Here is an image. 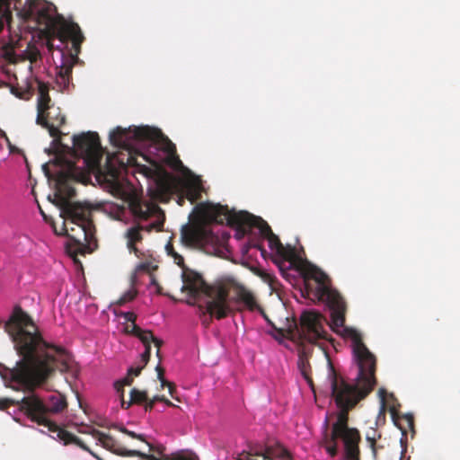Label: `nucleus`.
Masks as SVG:
<instances>
[{
  "label": "nucleus",
  "mask_w": 460,
  "mask_h": 460,
  "mask_svg": "<svg viewBox=\"0 0 460 460\" xmlns=\"http://www.w3.org/2000/svg\"><path fill=\"white\" fill-rule=\"evenodd\" d=\"M84 36L79 25L64 18L58 20L47 37V48L49 51L58 49L62 53V62L56 67V85L58 91H69L72 84L73 67L79 61L81 45Z\"/></svg>",
  "instance_id": "6"
},
{
  "label": "nucleus",
  "mask_w": 460,
  "mask_h": 460,
  "mask_svg": "<svg viewBox=\"0 0 460 460\" xmlns=\"http://www.w3.org/2000/svg\"><path fill=\"white\" fill-rule=\"evenodd\" d=\"M378 393L381 397L382 409H385V397L386 392L384 388H380Z\"/></svg>",
  "instance_id": "45"
},
{
  "label": "nucleus",
  "mask_w": 460,
  "mask_h": 460,
  "mask_svg": "<svg viewBox=\"0 0 460 460\" xmlns=\"http://www.w3.org/2000/svg\"><path fill=\"white\" fill-rule=\"evenodd\" d=\"M60 216L65 219L63 230L75 246L73 252L84 254L88 245L96 242L91 208L62 212Z\"/></svg>",
  "instance_id": "11"
},
{
  "label": "nucleus",
  "mask_w": 460,
  "mask_h": 460,
  "mask_svg": "<svg viewBox=\"0 0 460 460\" xmlns=\"http://www.w3.org/2000/svg\"><path fill=\"white\" fill-rule=\"evenodd\" d=\"M372 432H373V436H372V434H369V433L367 434V440L369 443V446L373 451L374 457L376 458V439L374 437L375 433H376V429H373Z\"/></svg>",
  "instance_id": "37"
},
{
  "label": "nucleus",
  "mask_w": 460,
  "mask_h": 460,
  "mask_svg": "<svg viewBox=\"0 0 460 460\" xmlns=\"http://www.w3.org/2000/svg\"><path fill=\"white\" fill-rule=\"evenodd\" d=\"M255 451H259V447H252L250 448V450L248 452L243 451L241 454L238 455L237 460H257V459L253 458V456H256L253 454Z\"/></svg>",
  "instance_id": "33"
},
{
  "label": "nucleus",
  "mask_w": 460,
  "mask_h": 460,
  "mask_svg": "<svg viewBox=\"0 0 460 460\" xmlns=\"http://www.w3.org/2000/svg\"><path fill=\"white\" fill-rule=\"evenodd\" d=\"M163 149L165 153L164 162L169 167L175 171H181L182 169H184V166L176 153L175 145L168 138H166L165 142L164 143Z\"/></svg>",
  "instance_id": "18"
},
{
  "label": "nucleus",
  "mask_w": 460,
  "mask_h": 460,
  "mask_svg": "<svg viewBox=\"0 0 460 460\" xmlns=\"http://www.w3.org/2000/svg\"><path fill=\"white\" fill-rule=\"evenodd\" d=\"M207 215L217 223L223 224L226 220L231 226H235L237 234L242 235L249 234L252 228H257L262 237L269 242L271 250L281 249L282 243L279 238L272 232L268 223L260 217H255L246 211L236 212L229 210L227 206L220 204L208 208Z\"/></svg>",
  "instance_id": "9"
},
{
  "label": "nucleus",
  "mask_w": 460,
  "mask_h": 460,
  "mask_svg": "<svg viewBox=\"0 0 460 460\" xmlns=\"http://www.w3.org/2000/svg\"><path fill=\"white\" fill-rule=\"evenodd\" d=\"M169 407H175V404H173L170 400L164 397V401H162Z\"/></svg>",
  "instance_id": "47"
},
{
  "label": "nucleus",
  "mask_w": 460,
  "mask_h": 460,
  "mask_svg": "<svg viewBox=\"0 0 460 460\" xmlns=\"http://www.w3.org/2000/svg\"><path fill=\"white\" fill-rule=\"evenodd\" d=\"M4 329L22 357L13 368L1 372L7 386L32 392L43 385L54 371L68 370L69 355L66 349L45 341L32 318L20 305L14 306Z\"/></svg>",
  "instance_id": "1"
},
{
  "label": "nucleus",
  "mask_w": 460,
  "mask_h": 460,
  "mask_svg": "<svg viewBox=\"0 0 460 460\" xmlns=\"http://www.w3.org/2000/svg\"><path fill=\"white\" fill-rule=\"evenodd\" d=\"M36 118L37 124L47 128L53 137L52 153L57 155L58 163L66 164V161H68L66 158V155L82 158L87 169L86 172L93 174L102 188L110 193H123V183L120 181L119 174L120 167L124 166V163L118 164L115 156L107 155L104 164H102L103 150L97 133L88 131L74 135L73 146H69L63 144L60 137L59 128L65 123V117Z\"/></svg>",
  "instance_id": "2"
},
{
  "label": "nucleus",
  "mask_w": 460,
  "mask_h": 460,
  "mask_svg": "<svg viewBox=\"0 0 460 460\" xmlns=\"http://www.w3.org/2000/svg\"><path fill=\"white\" fill-rule=\"evenodd\" d=\"M165 387H168V392L172 399H175L177 401H180L176 394V386L173 383L167 381V384H165Z\"/></svg>",
  "instance_id": "39"
},
{
  "label": "nucleus",
  "mask_w": 460,
  "mask_h": 460,
  "mask_svg": "<svg viewBox=\"0 0 460 460\" xmlns=\"http://www.w3.org/2000/svg\"><path fill=\"white\" fill-rule=\"evenodd\" d=\"M151 284L155 286V287L159 285L157 280L155 279V278L154 276H151Z\"/></svg>",
  "instance_id": "49"
},
{
  "label": "nucleus",
  "mask_w": 460,
  "mask_h": 460,
  "mask_svg": "<svg viewBox=\"0 0 460 460\" xmlns=\"http://www.w3.org/2000/svg\"><path fill=\"white\" fill-rule=\"evenodd\" d=\"M305 294H303V296H305V295H306L309 297L312 296V299L314 301L320 302L314 296H313L312 294H308L305 288ZM322 302L324 303L331 311L330 327L332 328V330L333 332H335L336 333H338L345 338H349L351 340L352 346H353L354 358H355V360H356L357 366H358V373H363V372H367V371H370V370H376V357L374 356V354H372L369 351V349L364 344V342L362 341L361 334L357 330H355L353 328L346 327L344 324H342V326H341V327L334 326V324L332 323V310L329 306V304L327 303V301H322ZM345 314H346V313L344 314V315ZM343 323H345V322Z\"/></svg>",
  "instance_id": "12"
},
{
  "label": "nucleus",
  "mask_w": 460,
  "mask_h": 460,
  "mask_svg": "<svg viewBox=\"0 0 460 460\" xmlns=\"http://www.w3.org/2000/svg\"><path fill=\"white\" fill-rule=\"evenodd\" d=\"M155 404V403L153 402L149 397H147V400L145 401L143 406L146 411H151L154 409Z\"/></svg>",
  "instance_id": "43"
},
{
  "label": "nucleus",
  "mask_w": 460,
  "mask_h": 460,
  "mask_svg": "<svg viewBox=\"0 0 460 460\" xmlns=\"http://www.w3.org/2000/svg\"><path fill=\"white\" fill-rule=\"evenodd\" d=\"M323 316L317 312L309 311L300 317V336L310 343L320 340H328V333L323 328Z\"/></svg>",
  "instance_id": "13"
},
{
  "label": "nucleus",
  "mask_w": 460,
  "mask_h": 460,
  "mask_svg": "<svg viewBox=\"0 0 460 460\" xmlns=\"http://www.w3.org/2000/svg\"><path fill=\"white\" fill-rule=\"evenodd\" d=\"M148 394L146 391H141L137 388H133L130 391L129 400L127 402L124 396L120 397L121 407L123 409H128L132 404L143 405L145 401L147 400Z\"/></svg>",
  "instance_id": "23"
},
{
  "label": "nucleus",
  "mask_w": 460,
  "mask_h": 460,
  "mask_svg": "<svg viewBox=\"0 0 460 460\" xmlns=\"http://www.w3.org/2000/svg\"><path fill=\"white\" fill-rule=\"evenodd\" d=\"M329 380L332 397L340 411L331 433L325 432L323 445L327 453L334 457L338 454L337 440L341 439L344 444L346 459L359 460L358 444L361 437L357 429L349 427V411L373 391L376 385V370L358 373L355 383L351 384L330 364Z\"/></svg>",
  "instance_id": "3"
},
{
  "label": "nucleus",
  "mask_w": 460,
  "mask_h": 460,
  "mask_svg": "<svg viewBox=\"0 0 460 460\" xmlns=\"http://www.w3.org/2000/svg\"><path fill=\"white\" fill-rule=\"evenodd\" d=\"M0 137L4 138L9 143L8 137L6 136L5 132L4 130H2L1 128H0Z\"/></svg>",
  "instance_id": "48"
},
{
  "label": "nucleus",
  "mask_w": 460,
  "mask_h": 460,
  "mask_svg": "<svg viewBox=\"0 0 460 460\" xmlns=\"http://www.w3.org/2000/svg\"><path fill=\"white\" fill-rule=\"evenodd\" d=\"M93 436L98 439V441L102 445V447L112 453L120 456H139L141 458H145V453H142L138 450H131L127 449L125 447H120L116 439L109 434H105L100 430H93Z\"/></svg>",
  "instance_id": "15"
},
{
  "label": "nucleus",
  "mask_w": 460,
  "mask_h": 460,
  "mask_svg": "<svg viewBox=\"0 0 460 460\" xmlns=\"http://www.w3.org/2000/svg\"><path fill=\"white\" fill-rule=\"evenodd\" d=\"M142 342L145 346L151 345V342L157 348L156 355L160 358V348L163 346L164 341L154 336L151 331L146 330V334L142 338Z\"/></svg>",
  "instance_id": "28"
},
{
  "label": "nucleus",
  "mask_w": 460,
  "mask_h": 460,
  "mask_svg": "<svg viewBox=\"0 0 460 460\" xmlns=\"http://www.w3.org/2000/svg\"><path fill=\"white\" fill-rule=\"evenodd\" d=\"M126 331H127V332L137 336L141 341H142V338L146 334V331L142 330L139 326H137L136 324V322H134V323H131L130 325L127 326Z\"/></svg>",
  "instance_id": "32"
},
{
  "label": "nucleus",
  "mask_w": 460,
  "mask_h": 460,
  "mask_svg": "<svg viewBox=\"0 0 460 460\" xmlns=\"http://www.w3.org/2000/svg\"><path fill=\"white\" fill-rule=\"evenodd\" d=\"M252 246L256 247V248H258V249H260V250H261L263 252V250L261 249V247L260 245L254 243V244H252Z\"/></svg>",
  "instance_id": "51"
},
{
  "label": "nucleus",
  "mask_w": 460,
  "mask_h": 460,
  "mask_svg": "<svg viewBox=\"0 0 460 460\" xmlns=\"http://www.w3.org/2000/svg\"><path fill=\"white\" fill-rule=\"evenodd\" d=\"M112 428L118 429L119 431L128 435V437H130L132 438H136V439H138L140 441L146 443V445L149 447V452H152L153 454L155 452L156 448L153 445H151L150 443H148L146 441V436L144 434H137L134 431H131V430L126 429L124 426H120V425H117V424H113Z\"/></svg>",
  "instance_id": "25"
},
{
  "label": "nucleus",
  "mask_w": 460,
  "mask_h": 460,
  "mask_svg": "<svg viewBox=\"0 0 460 460\" xmlns=\"http://www.w3.org/2000/svg\"><path fill=\"white\" fill-rule=\"evenodd\" d=\"M154 269H155V267H153L150 262H142L137 267L138 270L146 271V272H150Z\"/></svg>",
  "instance_id": "40"
},
{
  "label": "nucleus",
  "mask_w": 460,
  "mask_h": 460,
  "mask_svg": "<svg viewBox=\"0 0 460 460\" xmlns=\"http://www.w3.org/2000/svg\"><path fill=\"white\" fill-rule=\"evenodd\" d=\"M165 250L167 252V254L173 259L175 264H177L180 267H184L185 263L183 257L175 251L173 244L172 243L171 241H169L165 245Z\"/></svg>",
  "instance_id": "30"
},
{
  "label": "nucleus",
  "mask_w": 460,
  "mask_h": 460,
  "mask_svg": "<svg viewBox=\"0 0 460 460\" xmlns=\"http://www.w3.org/2000/svg\"><path fill=\"white\" fill-rule=\"evenodd\" d=\"M372 432H373V436H372V434H369V433L367 434V440L369 443V446L373 451L374 457L376 458V439L374 437L375 433H376V429H373Z\"/></svg>",
  "instance_id": "36"
},
{
  "label": "nucleus",
  "mask_w": 460,
  "mask_h": 460,
  "mask_svg": "<svg viewBox=\"0 0 460 460\" xmlns=\"http://www.w3.org/2000/svg\"><path fill=\"white\" fill-rule=\"evenodd\" d=\"M65 169L57 175L54 198L49 196V199L60 208L61 213L66 211H82V208H90L80 202H72L75 196V190L71 186V181L87 184L90 174L82 171L73 161H66Z\"/></svg>",
  "instance_id": "10"
},
{
  "label": "nucleus",
  "mask_w": 460,
  "mask_h": 460,
  "mask_svg": "<svg viewBox=\"0 0 460 460\" xmlns=\"http://www.w3.org/2000/svg\"><path fill=\"white\" fill-rule=\"evenodd\" d=\"M127 132L121 128H117L110 134L111 143L116 146H123L126 142Z\"/></svg>",
  "instance_id": "29"
},
{
  "label": "nucleus",
  "mask_w": 460,
  "mask_h": 460,
  "mask_svg": "<svg viewBox=\"0 0 460 460\" xmlns=\"http://www.w3.org/2000/svg\"><path fill=\"white\" fill-rule=\"evenodd\" d=\"M145 460H195L196 456L193 454L176 453L171 456L163 455L160 448H156L154 454H146Z\"/></svg>",
  "instance_id": "20"
},
{
  "label": "nucleus",
  "mask_w": 460,
  "mask_h": 460,
  "mask_svg": "<svg viewBox=\"0 0 460 460\" xmlns=\"http://www.w3.org/2000/svg\"><path fill=\"white\" fill-rule=\"evenodd\" d=\"M11 2L12 0H0V31L4 28V21L12 17Z\"/></svg>",
  "instance_id": "26"
},
{
  "label": "nucleus",
  "mask_w": 460,
  "mask_h": 460,
  "mask_svg": "<svg viewBox=\"0 0 460 460\" xmlns=\"http://www.w3.org/2000/svg\"><path fill=\"white\" fill-rule=\"evenodd\" d=\"M136 296L137 292L135 290H128L119 299L118 304L122 305L127 302L132 301Z\"/></svg>",
  "instance_id": "35"
},
{
  "label": "nucleus",
  "mask_w": 460,
  "mask_h": 460,
  "mask_svg": "<svg viewBox=\"0 0 460 460\" xmlns=\"http://www.w3.org/2000/svg\"><path fill=\"white\" fill-rule=\"evenodd\" d=\"M235 304H242L243 307H237V311H242L243 308H246L250 311H253L255 309H260L261 314H263L266 321L272 326V328L277 332L278 335L281 338H286L289 334L293 332V330L289 328H279L275 326L273 323H271L267 315L264 314L263 310L258 305L256 299L253 294L245 288L243 286H238L235 288V295L231 298Z\"/></svg>",
  "instance_id": "14"
},
{
  "label": "nucleus",
  "mask_w": 460,
  "mask_h": 460,
  "mask_svg": "<svg viewBox=\"0 0 460 460\" xmlns=\"http://www.w3.org/2000/svg\"><path fill=\"white\" fill-rule=\"evenodd\" d=\"M276 252L283 260V262L289 263V269L299 272L308 294H312L319 301H327L332 310L334 326H342L345 310H347L346 302L341 295L332 288L330 277L317 266L302 259L291 246L282 244V250L277 249Z\"/></svg>",
  "instance_id": "4"
},
{
  "label": "nucleus",
  "mask_w": 460,
  "mask_h": 460,
  "mask_svg": "<svg viewBox=\"0 0 460 460\" xmlns=\"http://www.w3.org/2000/svg\"><path fill=\"white\" fill-rule=\"evenodd\" d=\"M153 402H162L164 401V395H155L152 398H150Z\"/></svg>",
  "instance_id": "46"
},
{
  "label": "nucleus",
  "mask_w": 460,
  "mask_h": 460,
  "mask_svg": "<svg viewBox=\"0 0 460 460\" xmlns=\"http://www.w3.org/2000/svg\"><path fill=\"white\" fill-rule=\"evenodd\" d=\"M122 316L123 318L127 321V322H129L131 323H134V322H136L137 320V315L135 313L133 312H126V313H123L122 314Z\"/></svg>",
  "instance_id": "41"
},
{
  "label": "nucleus",
  "mask_w": 460,
  "mask_h": 460,
  "mask_svg": "<svg viewBox=\"0 0 460 460\" xmlns=\"http://www.w3.org/2000/svg\"><path fill=\"white\" fill-rule=\"evenodd\" d=\"M134 377L130 374H127V376L114 384V387L117 390L118 394H119V396H124V386L126 385H131L133 383Z\"/></svg>",
  "instance_id": "31"
},
{
  "label": "nucleus",
  "mask_w": 460,
  "mask_h": 460,
  "mask_svg": "<svg viewBox=\"0 0 460 460\" xmlns=\"http://www.w3.org/2000/svg\"><path fill=\"white\" fill-rule=\"evenodd\" d=\"M40 210L41 215L46 218V216H45L43 210L40 208Z\"/></svg>",
  "instance_id": "52"
},
{
  "label": "nucleus",
  "mask_w": 460,
  "mask_h": 460,
  "mask_svg": "<svg viewBox=\"0 0 460 460\" xmlns=\"http://www.w3.org/2000/svg\"><path fill=\"white\" fill-rule=\"evenodd\" d=\"M298 367L300 369L301 374L305 377V379L307 381L308 385L311 386V388L314 390V384L313 380L310 376V363H309V351L307 349L303 348L298 354Z\"/></svg>",
  "instance_id": "21"
},
{
  "label": "nucleus",
  "mask_w": 460,
  "mask_h": 460,
  "mask_svg": "<svg viewBox=\"0 0 460 460\" xmlns=\"http://www.w3.org/2000/svg\"><path fill=\"white\" fill-rule=\"evenodd\" d=\"M156 292H157L158 294H162V288H161V286H160V285L156 286Z\"/></svg>",
  "instance_id": "50"
},
{
  "label": "nucleus",
  "mask_w": 460,
  "mask_h": 460,
  "mask_svg": "<svg viewBox=\"0 0 460 460\" xmlns=\"http://www.w3.org/2000/svg\"><path fill=\"white\" fill-rule=\"evenodd\" d=\"M151 355V345L145 346V351L141 355V360L143 362L142 367H146V364L149 362Z\"/></svg>",
  "instance_id": "38"
},
{
  "label": "nucleus",
  "mask_w": 460,
  "mask_h": 460,
  "mask_svg": "<svg viewBox=\"0 0 460 460\" xmlns=\"http://www.w3.org/2000/svg\"><path fill=\"white\" fill-rule=\"evenodd\" d=\"M38 87V114L44 115V112L49 109V102L50 97L49 95V86L43 82L37 81Z\"/></svg>",
  "instance_id": "22"
},
{
  "label": "nucleus",
  "mask_w": 460,
  "mask_h": 460,
  "mask_svg": "<svg viewBox=\"0 0 460 460\" xmlns=\"http://www.w3.org/2000/svg\"><path fill=\"white\" fill-rule=\"evenodd\" d=\"M161 135V132L148 126L137 127L134 130V137L137 140H154Z\"/></svg>",
  "instance_id": "24"
},
{
  "label": "nucleus",
  "mask_w": 460,
  "mask_h": 460,
  "mask_svg": "<svg viewBox=\"0 0 460 460\" xmlns=\"http://www.w3.org/2000/svg\"><path fill=\"white\" fill-rule=\"evenodd\" d=\"M44 402L46 403L47 412L49 419L52 414L59 413L67 407L65 396L60 394L50 395L48 400Z\"/></svg>",
  "instance_id": "19"
},
{
  "label": "nucleus",
  "mask_w": 460,
  "mask_h": 460,
  "mask_svg": "<svg viewBox=\"0 0 460 460\" xmlns=\"http://www.w3.org/2000/svg\"><path fill=\"white\" fill-rule=\"evenodd\" d=\"M124 193H111L121 200L120 204L108 203L105 211L111 217L116 220L124 221L127 218V210L129 209L132 215L139 220H147L154 217L155 221L146 226L130 227L126 233L127 246L130 252L136 255L138 249L136 244L143 240L141 231L151 232L153 230L162 231L165 215L163 209L154 202H146L139 199L132 190L122 186Z\"/></svg>",
  "instance_id": "5"
},
{
  "label": "nucleus",
  "mask_w": 460,
  "mask_h": 460,
  "mask_svg": "<svg viewBox=\"0 0 460 460\" xmlns=\"http://www.w3.org/2000/svg\"><path fill=\"white\" fill-rule=\"evenodd\" d=\"M155 371L157 373V378L161 383V388L164 389L165 384H167V380L164 378V368L161 366V358H159L158 365L155 367Z\"/></svg>",
  "instance_id": "34"
},
{
  "label": "nucleus",
  "mask_w": 460,
  "mask_h": 460,
  "mask_svg": "<svg viewBox=\"0 0 460 460\" xmlns=\"http://www.w3.org/2000/svg\"><path fill=\"white\" fill-rule=\"evenodd\" d=\"M209 235L210 232L204 228L183 226L181 230V242L187 247L204 245Z\"/></svg>",
  "instance_id": "16"
},
{
  "label": "nucleus",
  "mask_w": 460,
  "mask_h": 460,
  "mask_svg": "<svg viewBox=\"0 0 460 460\" xmlns=\"http://www.w3.org/2000/svg\"><path fill=\"white\" fill-rule=\"evenodd\" d=\"M24 58L28 59L31 64L36 63L41 59V53L34 44H28L23 52Z\"/></svg>",
  "instance_id": "27"
},
{
  "label": "nucleus",
  "mask_w": 460,
  "mask_h": 460,
  "mask_svg": "<svg viewBox=\"0 0 460 460\" xmlns=\"http://www.w3.org/2000/svg\"><path fill=\"white\" fill-rule=\"evenodd\" d=\"M144 367H129L128 370V373L134 376H138L141 374L142 369Z\"/></svg>",
  "instance_id": "42"
},
{
  "label": "nucleus",
  "mask_w": 460,
  "mask_h": 460,
  "mask_svg": "<svg viewBox=\"0 0 460 460\" xmlns=\"http://www.w3.org/2000/svg\"><path fill=\"white\" fill-rule=\"evenodd\" d=\"M253 454L263 460H292L288 451L279 443L267 445L264 448L260 447L259 451Z\"/></svg>",
  "instance_id": "17"
},
{
  "label": "nucleus",
  "mask_w": 460,
  "mask_h": 460,
  "mask_svg": "<svg viewBox=\"0 0 460 460\" xmlns=\"http://www.w3.org/2000/svg\"><path fill=\"white\" fill-rule=\"evenodd\" d=\"M12 405H17L19 410L32 422L47 427L49 431L56 433L57 438L65 445L75 444L97 459L102 460L79 438L52 421L48 416L45 402L34 393L23 396L21 400L0 399V410L7 409Z\"/></svg>",
  "instance_id": "8"
},
{
  "label": "nucleus",
  "mask_w": 460,
  "mask_h": 460,
  "mask_svg": "<svg viewBox=\"0 0 460 460\" xmlns=\"http://www.w3.org/2000/svg\"><path fill=\"white\" fill-rule=\"evenodd\" d=\"M13 92L17 96H19L20 98H24V99L29 98V96L31 94V90H30V89H27V90H26V91H24L23 93H18V92H17V89H13Z\"/></svg>",
  "instance_id": "44"
},
{
  "label": "nucleus",
  "mask_w": 460,
  "mask_h": 460,
  "mask_svg": "<svg viewBox=\"0 0 460 460\" xmlns=\"http://www.w3.org/2000/svg\"><path fill=\"white\" fill-rule=\"evenodd\" d=\"M182 270L181 292H187L192 298H197L201 293L208 297L207 302V313L220 320L226 318L233 312L229 305L228 288L222 283L208 285L203 279L201 274L189 269L186 265Z\"/></svg>",
  "instance_id": "7"
}]
</instances>
